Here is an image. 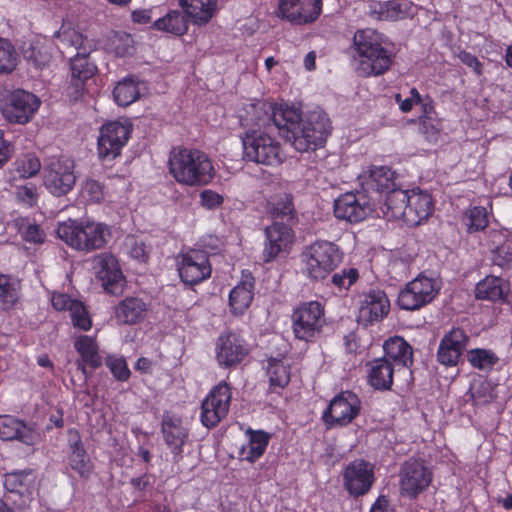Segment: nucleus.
Returning a JSON list of instances; mask_svg holds the SVG:
<instances>
[{"label": "nucleus", "mask_w": 512, "mask_h": 512, "mask_svg": "<svg viewBox=\"0 0 512 512\" xmlns=\"http://www.w3.org/2000/svg\"><path fill=\"white\" fill-rule=\"evenodd\" d=\"M270 110L267 120L301 153L322 147L331 132L330 119L322 110L310 111L305 117L293 107L271 106Z\"/></svg>", "instance_id": "obj_1"}, {"label": "nucleus", "mask_w": 512, "mask_h": 512, "mask_svg": "<svg viewBox=\"0 0 512 512\" xmlns=\"http://www.w3.org/2000/svg\"><path fill=\"white\" fill-rule=\"evenodd\" d=\"M169 172L178 183L187 186L207 185L215 176L212 161L204 152L186 148L171 151Z\"/></svg>", "instance_id": "obj_2"}, {"label": "nucleus", "mask_w": 512, "mask_h": 512, "mask_svg": "<svg viewBox=\"0 0 512 512\" xmlns=\"http://www.w3.org/2000/svg\"><path fill=\"white\" fill-rule=\"evenodd\" d=\"M56 234L68 246L85 252L103 248L111 237V231L106 224L71 219L59 223Z\"/></svg>", "instance_id": "obj_3"}, {"label": "nucleus", "mask_w": 512, "mask_h": 512, "mask_svg": "<svg viewBox=\"0 0 512 512\" xmlns=\"http://www.w3.org/2000/svg\"><path fill=\"white\" fill-rule=\"evenodd\" d=\"M353 42L358 55L357 72L360 76H377L390 68L391 55L378 42V37L374 31H357Z\"/></svg>", "instance_id": "obj_4"}, {"label": "nucleus", "mask_w": 512, "mask_h": 512, "mask_svg": "<svg viewBox=\"0 0 512 512\" xmlns=\"http://www.w3.org/2000/svg\"><path fill=\"white\" fill-rule=\"evenodd\" d=\"M304 272L312 280L325 279L342 261L338 246L326 240H317L301 253Z\"/></svg>", "instance_id": "obj_5"}, {"label": "nucleus", "mask_w": 512, "mask_h": 512, "mask_svg": "<svg viewBox=\"0 0 512 512\" xmlns=\"http://www.w3.org/2000/svg\"><path fill=\"white\" fill-rule=\"evenodd\" d=\"M243 158L256 164L273 166L280 164V143L267 132L261 130H249L242 137Z\"/></svg>", "instance_id": "obj_6"}, {"label": "nucleus", "mask_w": 512, "mask_h": 512, "mask_svg": "<svg viewBox=\"0 0 512 512\" xmlns=\"http://www.w3.org/2000/svg\"><path fill=\"white\" fill-rule=\"evenodd\" d=\"M293 332L297 339L311 341L318 337L326 323L324 307L318 301L303 303L292 315Z\"/></svg>", "instance_id": "obj_7"}, {"label": "nucleus", "mask_w": 512, "mask_h": 512, "mask_svg": "<svg viewBox=\"0 0 512 512\" xmlns=\"http://www.w3.org/2000/svg\"><path fill=\"white\" fill-rule=\"evenodd\" d=\"M74 168V161L68 157L51 159L43 170V181L47 190L57 197L67 195L76 183Z\"/></svg>", "instance_id": "obj_8"}, {"label": "nucleus", "mask_w": 512, "mask_h": 512, "mask_svg": "<svg viewBox=\"0 0 512 512\" xmlns=\"http://www.w3.org/2000/svg\"><path fill=\"white\" fill-rule=\"evenodd\" d=\"M439 289L436 279L420 274L400 291L397 304L403 310H419L436 297Z\"/></svg>", "instance_id": "obj_9"}, {"label": "nucleus", "mask_w": 512, "mask_h": 512, "mask_svg": "<svg viewBox=\"0 0 512 512\" xmlns=\"http://www.w3.org/2000/svg\"><path fill=\"white\" fill-rule=\"evenodd\" d=\"M399 478L401 495L414 499L430 486L433 474L422 461L410 459L401 466Z\"/></svg>", "instance_id": "obj_10"}, {"label": "nucleus", "mask_w": 512, "mask_h": 512, "mask_svg": "<svg viewBox=\"0 0 512 512\" xmlns=\"http://www.w3.org/2000/svg\"><path fill=\"white\" fill-rule=\"evenodd\" d=\"M231 399V388L226 382H220L216 385L202 402V424L207 428L217 426L227 416Z\"/></svg>", "instance_id": "obj_11"}, {"label": "nucleus", "mask_w": 512, "mask_h": 512, "mask_svg": "<svg viewBox=\"0 0 512 512\" xmlns=\"http://www.w3.org/2000/svg\"><path fill=\"white\" fill-rule=\"evenodd\" d=\"M265 236L266 242L262 252V258L265 263H269L281 255L288 254L295 241L292 225L278 220H274L270 226L266 227Z\"/></svg>", "instance_id": "obj_12"}, {"label": "nucleus", "mask_w": 512, "mask_h": 512, "mask_svg": "<svg viewBox=\"0 0 512 512\" xmlns=\"http://www.w3.org/2000/svg\"><path fill=\"white\" fill-rule=\"evenodd\" d=\"M131 131L132 125L127 121H115L102 126L98 138L99 157L103 160H112L119 156Z\"/></svg>", "instance_id": "obj_13"}, {"label": "nucleus", "mask_w": 512, "mask_h": 512, "mask_svg": "<svg viewBox=\"0 0 512 512\" xmlns=\"http://www.w3.org/2000/svg\"><path fill=\"white\" fill-rule=\"evenodd\" d=\"M360 408L361 402L355 393L341 392L330 401L323 419L328 426H345L357 417Z\"/></svg>", "instance_id": "obj_14"}, {"label": "nucleus", "mask_w": 512, "mask_h": 512, "mask_svg": "<svg viewBox=\"0 0 512 512\" xmlns=\"http://www.w3.org/2000/svg\"><path fill=\"white\" fill-rule=\"evenodd\" d=\"M40 100L32 93L18 89L13 91L2 106V114L14 123H26L37 111Z\"/></svg>", "instance_id": "obj_15"}, {"label": "nucleus", "mask_w": 512, "mask_h": 512, "mask_svg": "<svg viewBox=\"0 0 512 512\" xmlns=\"http://www.w3.org/2000/svg\"><path fill=\"white\" fill-rule=\"evenodd\" d=\"M373 482V467L362 459L349 463L343 472L344 487L354 497L363 496L368 493Z\"/></svg>", "instance_id": "obj_16"}, {"label": "nucleus", "mask_w": 512, "mask_h": 512, "mask_svg": "<svg viewBox=\"0 0 512 512\" xmlns=\"http://www.w3.org/2000/svg\"><path fill=\"white\" fill-rule=\"evenodd\" d=\"M97 277L104 290L112 295H120L125 287V278L117 259L111 254H100L94 259Z\"/></svg>", "instance_id": "obj_17"}, {"label": "nucleus", "mask_w": 512, "mask_h": 512, "mask_svg": "<svg viewBox=\"0 0 512 512\" xmlns=\"http://www.w3.org/2000/svg\"><path fill=\"white\" fill-rule=\"evenodd\" d=\"M322 0H279V14L294 24L314 22L321 14Z\"/></svg>", "instance_id": "obj_18"}, {"label": "nucleus", "mask_w": 512, "mask_h": 512, "mask_svg": "<svg viewBox=\"0 0 512 512\" xmlns=\"http://www.w3.org/2000/svg\"><path fill=\"white\" fill-rule=\"evenodd\" d=\"M182 281L195 285L207 279L211 274V266L205 251L191 250L183 255L178 268Z\"/></svg>", "instance_id": "obj_19"}, {"label": "nucleus", "mask_w": 512, "mask_h": 512, "mask_svg": "<svg viewBox=\"0 0 512 512\" xmlns=\"http://www.w3.org/2000/svg\"><path fill=\"white\" fill-rule=\"evenodd\" d=\"M371 212L368 201L362 194L347 192L334 202V214L338 219L356 223L366 218Z\"/></svg>", "instance_id": "obj_20"}, {"label": "nucleus", "mask_w": 512, "mask_h": 512, "mask_svg": "<svg viewBox=\"0 0 512 512\" xmlns=\"http://www.w3.org/2000/svg\"><path fill=\"white\" fill-rule=\"evenodd\" d=\"M58 48L61 53L71 58L75 54L90 55L95 50L96 44L75 28L62 26L56 33Z\"/></svg>", "instance_id": "obj_21"}, {"label": "nucleus", "mask_w": 512, "mask_h": 512, "mask_svg": "<svg viewBox=\"0 0 512 512\" xmlns=\"http://www.w3.org/2000/svg\"><path fill=\"white\" fill-rule=\"evenodd\" d=\"M0 438L5 441L19 440L26 445H35L40 442L41 435L33 426L9 416H0Z\"/></svg>", "instance_id": "obj_22"}, {"label": "nucleus", "mask_w": 512, "mask_h": 512, "mask_svg": "<svg viewBox=\"0 0 512 512\" xmlns=\"http://www.w3.org/2000/svg\"><path fill=\"white\" fill-rule=\"evenodd\" d=\"M468 336L464 330L453 328L442 338L438 352V361L445 366H454L458 363L459 358L466 348Z\"/></svg>", "instance_id": "obj_23"}, {"label": "nucleus", "mask_w": 512, "mask_h": 512, "mask_svg": "<svg viewBox=\"0 0 512 512\" xmlns=\"http://www.w3.org/2000/svg\"><path fill=\"white\" fill-rule=\"evenodd\" d=\"M390 310V302L385 292L371 290L366 293L361 301L359 319L372 324L382 320Z\"/></svg>", "instance_id": "obj_24"}, {"label": "nucleus", "mask_w": 512, "mask_h": 512, "mask_svg": "<svg viewBox=\"0 0 512 512\" xmlns=\"http://www.w3.org/2000/svg\"><path fill=\"white\" fill-rule=\"evenodd\" d=\"M248 351L235 334H222L217 343V360L221 366L232 367L240 363Z\"/></svg>", "instance_id": "obj_25"}, {"label": "nucleus", "mask_w": 512, "mask_h": 512, "mask_svg": "<svg viewBox=\"0 0 512 512\" xmlns=\"http://www.w3.org/2000/svg\"><path fill=\"white\" fill-rule=\"evenodd\" d=\"M433 210L432 198L428 193L415 192L409 194L404 222L408 226H418L428 219Z\"/></svg>", "instance_id": "obj_26"}, {"label": "nucleus", "mask_w": 512, "mask_h": 512, "mask_svg": "<svg viewBox=\"0 0 512 512\" xmlns=\"http://www.w3.org/2000/svg\"><path fill=\"white\" fill-rule=\"evenodd\" d=\"M162 433L173 453V461L178 463L182 459V446L188 437L187 430L180 419L166 416L162 422Z\"/></svg>", "instance_id": "obj_27"}, {"label": "nucleus", "mask_w": 512, "mask_h": 512, "mask_svg": "<svg viewBox=\"0 0 512 512\" xmlns=\"http://www.w3.org/2000/svg\"><path fill=\"white\" fill-rule=\"evenodd\" d=\"M363 189L367 192L389 193L396 189L395 173L386 166H372L368 175L360 176Z\"/></svg>", "instance_id": "obj_28"}, {"label": "nucleus", "mask_w": 512, "mask_h": 512, "mask_svg": "<svg viewBox=\"0 0 512 512\" xmlns=\"http://www.w3.org/2000/svg\"><path fill=\"white\" fill-rule=\"evenodd\" d=\"M69 435L71 442L69 465L81 478L87 479L93 472L91 459L84 449L79 433L77 431H70Z\"/></svg>", "instance_id": "obj_29"}, {"label": "nucleus", "mask_w": 512, "mask_h": 512, "mask_svg": "<svg viewBox=\"0 0 512 512\" xmlns=\"http://www.w3.org/2000/svg\"><path fill=\"white\" fill-rule=\"evenodd\" d=\"M147 309V304L142 299L127 297L117 305L115 319L123 325L136 324L144 319Z\"/></svg>", "instance_id": "obj_30"}, {"label": "nucleus", "mask_w": 512, "mask_h": 512, "mask_svg": "<svg viewBox=\"0 0 512 512\" xmlns=\"http://www.w3.org/2000/svg\"><path fill=\"white\" fill-rule=\"evenodd\" d=\"M36 474L33 470L15 471L5 474L4 486L9 492L29 499L36 490Z\"/></svg>", "instance_id": "obj_31"}, {"label": "nucleus", "mask_w": 512, "mask_h": 512, "mask_svg": "<svg viewBox=\"0 0 512 512\" xmlns=\"http://www.w3.org/2000/svg\"><path fill=\"white\" fill-rule=\"evenodd\" d=\"M386 358L391 363L394 362L404 368H409L413 364L412 347L399 336L391 337L383 345Z\"/></svg>", "instance_id": "obj_32"}, {"label": "nucleus", "mask_w": 512, "mask_h": 512, "mask_svg": "<svg viewBox=\"0 0 512 512\" xmlns=\"http://www.w3.org/2000/svg\"><path fill=\"white\" fill-rule=\"evenodd\" d=\"M368 382L377 390H389L393 383L394 367L386 358L369 362Z\"/></svg>", "instance_id": "obj_33"}, {"label": "nucleus", "mask_w": 512, "mask_h": 512, "mask_svg": "<svg viewBox=\"0 0 512 512\" xmlns=\"http://www.w3.org/2000/svg\"><path fill=\"white\" fill-rule=\"evenodd\" d=\"M180 5L194 24L204 25L215 14L217 0H180Z\"/></svg>", "instance_id": "obj_34"}, {"label": "nucleus", "mask_w": 512, "mask_h": 512, "mask_svg": "<svg viewBox=\"0 0 512 512\" xmlns=\"http://www.w3.org/2000/svg\"><path fill=\"white\" fill-rule=\"evenodd\" d=\"M409 193L402 189H393L386 194L382 211L387 219H402L404 221Z\"/></svg>", "instance_id": "obj_35"}, {"label": "nucleus", "mask_w": 512, "mask_h": 512, "mask_svg": "<svg viewBox=\"0 0 512 512\" xmlns=\"http://www.w3.org/2000/svg\"><path fill=\"white\" fill-rule=\"evenodd\" d=\"M253 300V278L247 277L235 286L229 295V304L235 314L243 313Z\"/></svg>", "instance_id": "obj_36"}, {"label": "nucleus", "mask_w": 512, "mask_h": 512, "mask_svg": "<svg viewBox=\"0 0 512 512\" xmlns=\"http://www.w3.org/2000/svg\"><path fill=\"white\" fill-rule=\"evenodd\" d=\"M478 299L498 301L504 298V280L497 276H487L481 280L475 289Z\"/></svg>", "instance_id": "obj_37"}, {"label": "nucleus", "mask_w": 512, "mask_h": 512, "mask_svg": "<svg viewBox=\"0 0 512 512\" xmlns=\"http://www.w3.org/2000/svg\"><path fill=\"white\" fill-rule=\"evenodd\" d=\"M269 436L263 431H250V439L247 445L243 446L240 452L242 460L254 462L261 457L268 445Z\"/></svg>", "instance_id": "obj_38"}, {"label": "nucleus", "mask_w": 512, "mask_h": 512, "mask_svg": "<svg viewBox=\"0 0 512 512\" xmlns=\"http://www.w3.org/2000/svg\"><path fill=\"white\" fill-rule=\"evenodd\" d=\"M74 346L83 361L92 368H97L101 365L102 361L98 355V345L94 338L82 335L76 339Z\"/></svg>", "instance_id": "obj_39"}, {"label": "nucleus", "mask_w": 512, "mask_h": 512, "mask_svg": "<svg viewBox=\"0 0 512 512\" xmlns=\"http://www.w3.org/2000/svg\"><path fill=\"white\" fill-rule=\"evenodd\" d=\"M154 27L157 30L175 35H183L188 29L185 17L176 10L170 11L164 17L156 20Z\"/></svg>", "instance_id": "obj_40"}, {"label": "nucleus", "mask_w": 512, "mask_h": 512, "mask_svg": "<svg viewBox=\"0 0 512 512\" xmlns=\"http://www.w3.org/2000/svg\"><path fill=\"white\" fill-rule=\"evenodd\" d=\"M411 4L406 0L388 1L379 6V19L385 21H397L406 18L410 14Z\"/></svg>", "instance_id": "obj_41"}, {"label": "nucleus", "mask_w": 512, "mask_h": 512, "mask_svg": "<svg viewBox=\"0 0 512 512\" xmlns=\"http://www.w3.org/2000/svg\"><path fill=\"white\" fill-rule=\"evenodd\" d=\"M113 95L118 105L128 106L139 98L140 90L133 78H125L115 86Z\"/></svg>", "instance_id": "obj_42"}, {"label": "nucleus", "mask_w": 512, "mask_h": 512, "mask_svg": "<svg viewBox=\"0 0 512 512\" xmlns=\"http://www.w3.org/2000/svg\"><path fill=\"white\" fill-rule=\"evenodd\" d=\"M70 59L71 77L87 81L96 72V65L89 60V55L75 54Z\"/></svg>", "instance_id": "obj_43"}, {"label": "nucleus", "mask_w": 512, "mask_h": 512, "mask_svg": "<svg viewBox=\"0 0 512 512\" xmlns=\"http://www.w3.org/2000/svg\"><path fill=\"white\" fill-rule=\"evenodd\" d=\"M463 223L469 233L484 230L489 223L486 208L482 206L470 207L463 216Z\"/></svg>", "instance_id": "obj_44"}, {"label": "nucleus", "mask_w": 512, "mask_h": 512, "mask_svg": "<svg viewBox=\"0 0 512 512\" xmlns=\"http://www.w3.org/2000/svg\"><path fill=\"white\" fill-rule=\"evenodd\" d=\"M270 386L285 387L290 381V367L281 360L271 359L267 367Z\"/></svg>", "instance_id": "obj_45"}, {"label": "nucleus", "mask_w": 512, "mask_h": 512, "mask_svg": "<svg viewBox=\"0 0 512 512\" xmlns=\"http://www.w3.org/2000/svg\"><path fill=\"white\" fill-rule=\"evenodd\" d=\"M18 55L13 45L4 38H0V73L9 74L17 66Z\"/></svg>", "instance_id": "obj_46"}, {"label": "nucleus", "mask_w": 512, "mask_h": 512, "mask_svg": "<svg viewBox=\"0 0 512 512\" xmlns=\"http://www.w3.org/2000/svg\"><path fill=\"white\" fill-rule=\"evenodd\" d=\"M468 359L471 365L478 369H490L498 361V357L490 350L473 349L468 353Z\"/></svg>", "instance_id": "obj_47"}, {"label": "nucleus", "mask_w": 512, "mask_h": 512, "mask_svg": "<svg viewBox=\"0 0 512 512\" xmlns=\"http://www.w3.org/2000/svg\"><path fill=\"white\" fill-rule=\"evenodd\" d=\"M491 261L493 265L504 270L512 269V247L503 242L491 249Z\"/></svg>", "instance_id": "obj_48"}, {"label": "nucleus", "mask_w": 512, "mask_h": 512, "mask_svg": "<svg viewBox=\"0 0 512 512\" xmlns=\"http://www.w3.org/2000/svg\"><path fill=\"white\" fill-rule=\"evenodd\" d=\"M81 194L87 201L100 203L105 198V187L98 180L87 179L82 184Z\"/></svg>", "instance_id": "obj_49"}, {"label": "nucleus", "mask_w": 512, "mask_h": 512, "mask_svg": "<svg viewBox=\"0 0 512 512\" xmlns=\"http://www.w3.org/2000/svg\"><path fill=\"white\" fill-rule=\"evenodd\" d=\"M70 317L72 324L84 331H87L92 326V321L90 319V316L85 308V306L80 301H75V303H72L70 306Z\"/></svg>", "instance_id": "obj_50"}, {"label": "nucleus", "mask_w": 512, "mask_h": 512, "mask_svg": "<svg viewBox=\"0 0 512 512\" xmlns=\"http://www.w3.org/2000/svg\"><path fill=\"white\" fill-rule=\"evenodd\" d=\"M25 59L31 63L35 68L42 69L47 66L51 61V54L43 47L32 46L25 51Z\"/></svg>", "instance_id": "obj_51"}, {"label": "nucleus", "mask_w": 512, "mask_h": 512, "mask_svg": "<svg viewBox=\"0 0 512 512\" xmlns=\"http://www.w3.org/2000/svg\"><path fill=\"white\" fill-rule=\"evenodd\" d=\"M271 213L274 220L292 225L294 221V207L291 197L289 195H285V201L277 203L273 207Z\"/></svg>", "instance_id": "obj_52"}, {"label": "nucleus", "mask_w": 512, "mask_h": 512, "mask_svg": "<svg viewBox=\"0 0 512 512\" xmlns=\"http://www.w3.org/2000/svg\"><path fill=\"white\" fill-rule=\"evenodd\" d=\"M106 365L118 381H127L130 377V370L123 357L108 356Z\"/></svg>", "instance_id": "obj_53"}, {"label": "nucleus", "mask_w": 512, "mask_h": 512, "mask_svg": "<svg viewBox=\"0 0 512 512\" xmlns=\"http://www.w3.org/2000/svg\"><path fill=\"white\" fill-rule=\"evenodd\" d=\"M18 297L17 289L14 284L10 282L7 275H0V299L9 304H13Z\"/></svg>", "instance_id": "obj_54"}, {"label": "nucleus", "mask_w": 512, "mask_h": 512, "mask_svg": "<svg viewBox=\"0 0 512 512\" xmlns=\"http://www.w3.org/2000/svg\"><path fill=\"white\" fill-rule=\"evenodd\" d=\"M16 197L18 201L23 204L32 207L38 200L37 188L33 184H26L17 187Z\"/></svg>", "instance_id": "obj_55"}, {"label": "nucleus", "mask_w": 512, "mask_h": 512, "mask_svg": "<svg viewBox=\"0 0 512 512\" xmlns=\"http://www.w3.org/2000/svg\"><path fill=\"white\" fill-rule=\"evenodd\" d=\"M358 278V271L354 268L343 270L332 277V282L340 288H349Z\"/></svg>", "instance_id": "obj_56"}, {"label": "nucleus", "mask_w": 512, "mask_h": 512, "mask_svg": "<svg viewBox=\"0 0 512 512\" xmlns=\"http://www.w3.org/2000/svg\"><path fill=\"white\" fill-rule=\"evenodd\" d=\"M25 241L35 244H42L45 241L46 234L37 224H29L22 232Z\"/></svg>", "instance_id": "obj_57"}, {"label": "nucleus", "mask_w": 512, "mask_h": 512, "mask_svg": "<svg viewBox=\"0 0 512 512\" xmlns=\"http://www.w3.org/2000/svg\"><path fill=\"white\" fill-rule=\"evenodd\" d=\"M40 169V160L37 157L29 156L22 161L19 171L23 177L29 178L35 176Z\"/></svg>", "instance_id": "obj_58"}, {"label": "nucleus", "mask_w": 512, "mask_h": 512, "mask_svg": "<svg viewBox=\"0 0 512 512\" xmlns=\"http://www.w3.org/2000/svg\"><path fill=\"white\" fill-rule=\"evenodd\" d=\"M200 200L202 206L208 209H214L223 203V197L212 190L202 191L200 194Z\"/></svg>", "instance_id": "obj_59"}, {"label": "nucleus", "mask_w": 512, "mask_h": 512, "mask_svg": "<svg viewBox=\"0 0 512 512\" xmlns=\"http://www.w3.org/2000/svg\"><path fill=\"white\" fill-rule=\"evenodd\" d=\"M459 59L463 64L473 69V71L477 75L482 74V63L478 60V58L474 55H472L469 52L462 51L458 55Z\"/></svg>", "instance_id": "obj_60"}, {"label": "nucleus", "mask_w": 512, "mask_h": 512, "mask_svg": "<svg viewBox=\"0 0 512 512\" xmlns=\"http://www.w3.org/2000/svg\"><path fill=\"white\" fill-rule=\"evenodd\" d=\"M85 81L74 79L71 77L70 84L67 87V94L73 101L79 100L84 92Z\"/></svg>", "instance_id": "obj_61"}, {"label": "nucleus", "mask_w": 512, "mask_h": 512, "mask_svg": "<svg viewBox=\"0 0 512 512\" xmlns=\"http://www.w3.org/2000/svg\"><path fill=\"white\" fill-rule=\"evenodd\" d=\"M75 301L76 300H72L64 294H55L52 297V305L58 311L70 310V306L72 303H75Z\"/></svg>", "instance_id": "obj_62"}, {"label": "nucleus", "mask_w": 512, "mask_h": 512, "mask_svg": "<svg viewBox=\"0 0 512 512\" xmlns=\"http://www.w3.org/2000/svg\"><path fill=\"white\" fill-rule=\"evenodd\" d=\"M10 145L3 139V132L0 130V166L10 157Z\"/></svg>", "instance_id": "obj_63"}, {"label": "nucleus", "mask_w": 512, "mask_h": 512, "mask_svg": "<svg viewBox=\"0 0 512 512\" xmlns=\"http://www.w3.org/2000/svg\"><path fill=\"white\" fill-rule=\"evenodd\" d=\"M132 19L136 23L147 24L151 21L150 11L136 10L132 13Z\"/></svg>", "instance_id": "obj_64"}]
</instances>
